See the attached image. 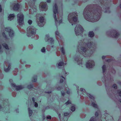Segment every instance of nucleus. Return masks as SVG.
<instances>
[{"instance_id":"25","label":"nucleus","mask_w":121,"mask_h":121,"mask_svg":"<svg viewBox=\"0 0 121 121\" xmlns=\"http://www.w3.org/2000/svg\"><path fill=\"white\" fill-rule=\"evenodd\" d=\"M87 95L89 96L90 98L93 99V100H94V98L92 95L89 94H87Z\"/></svg>"},{"instance_id":"24","label":"nucleus","mask_w":121,"mask_h":121,"mask_svg":"<svg viewBox=\"0 0 121 121\" xmlns=\"http://www.w3.org/2000/svg\"><path fill=\"white\" fill-rule=\"evenodd\" d=\"M3 46L6 49H8V45L5 43H4L3 44Z\"/></svg>"},{"instance_id":"34","label":"nucleus","mask_w":121,"mask_h":121,"mask_svg":"<svg viewBox=\"0 0 121 121\" xmlns=\"http://www.w3.org/2000/svg\"><path fill=\"white\" fill-rule=\"evenodd\" d=\"M47 118L48 119H50L51 118V117L48 115L47 116Z\"/></svg>"},{"instance_id":"20","label":"nucleus","mask_w":121,"mask_h":121,"mask_svg":"<svg viewBox=\"0 0 121 121\" xmlns=\"http://www.w3.org/2000/svg\"><path fill=\"white\" fill-rule=\"evenodd\" d=\"M94 35V34L93 31H90L89 32V36L91 37H93Z\"/></svg>"},{"instance_id":"45","label":"nucleus","mask_w":121,"mask_h":121,"mask_svg":"<svg viewBox=\"0 0 121 121\" xmlns=\"http://www.w3.org/2000/svg\"><path fill=\"white\" fill-rule=\"evenodd\" d=\"M63 72H64V74L63 75H64V74H66V73L65 72V70H63Z\"/></svg>"},{"instance_id":"2","label":"nucleus","mask_w":121,"mask_h":121,"mask_svg":"<svg viewBox=\"0 0 121 121\" xmlns=\"http://www.w3.org/2000/svg\"><path fill=\"white\" fill-rule=\"evenodd\" d=\"M81 47L79 48V52L85 56H91V53H93V49L94 47H95L94 44L92 43H89L87 44L83 43Z\"/></svg>"},{"instance_id":"29","label":"nucleus","mask_w":121,"mask_h":121,"mask_svg":"<svg viewBox=\"0 0 121 121\" xmlns=\"http://www.w3.org/2000/svg\"><path fill=\"white\" fill-rule=\"evenodd\" d=\"M80 91H81L83 92H86L85 89L82 88H81L80 89Z\"/></svg>"},{"instance_id":"7","label":"nucleus","mask_w":121,"mask_h":121,"mask_svg":"<svg viewBox=\"0 0 121 121\" xmlns=\"http://www.w3.org/2000/svg\"><path fill=\"white\" fill-rule=\"evenodd\" d=\"M39 16H40V14H38L37 15V22L39 26H43L44 25L43 22L44 20V18L43 17H39V19H38V18L39 17Z\"/></svg>"},{"instance_id":"27","label":"nucleus","mask_w":121,"mask_h":121,"mask_svg":"<svg viewBox=\"0 0 121 121\" xmlns=\"http://www.w3.org/2000/svg\"><path fill=\"white\" fill-rule=\"evenodd\" d=\"M63 64H64L63 62H60L58 64V66H63Z\"/></svg>"},{"instance_id":"64","label":"nucleus","mask_w":121,"mask_h":121,"mask_svg":"<svg viewBox=\"0 0 121 121\" xmlns=\"http://www.w3.org/2000/svg\"><path fill=\"white\" fill-rule=\"evenodd\" d=\"M66 90H69V89H68V88H67V89H66Z\"/></svg>"},{"instance_id":"5","label":"nucleus","mask_w":121,"mask_h":121,"mask_svg":"<svg viewBox=\"0 0 121 121\" xmlns=\"http://www.w3.org/2000/svg\"><path fill=\"white\" fill-rule=\"evenodd\" d=\"M36 30L33 26H30L27 29V35L28 37L34 35L35 33Z\"/></svg>"},{"instance_id":"63","label":"nucleus","mask_w":121,"mask_h":121,"mask_svg":"<svg viewBox=\"0 0 121 121\" xmlns=\"http://www.w3.org/2000/svg\"><path fill=\"white\" fill-rule=\"evenodd\" d=\"M120 8H121V4L120 5Z\"/></svg>"},{"instance_id":"3","label":"nucleus","mask_w":121,"mask_h":121,"mask_svg":"<svg viewBox=\"0 0 121 121\" xmlns=\"http://www.w3.org/2000/svg\"><path fill=\"white\" fill-rule=\"evenodd\" d=\"M53 11L54 13V17L55 20V22L56 25L59 21V24L61 23L62 22V14L59 15L58 11V8L57 5L55 4L53 8Z\"/></svg>"},{"instance_id":"47","label":"nucleus","mask_w":121,"mask_h":121,"mask_svg":"<svg viewBox=\"0 0 121 121\" xmlns=\"http://www.w3.org/2000/svg\"><path fill=\"white\" fill-rule=\"evenodd\" d=\"M32 87V86H31V85H30V86H28V88L30 89V88H31Z\"/></svg>"},{"instance_id":"22","label":"nucleus","mask_w":121,"mask_h":121,"mask_svg":"<svg viewBox=\"0 0 121 121\" xmlns=\"http://www.w3.org/2000/svg\"><path fill=\"white\" fill-rule=\"evenodd\" d=\"M75 109V106L74 105H73L72 106L71 110L72 111H74Z\"/></svg>"},{"instance_id":"44","label":"nucleus","mask_w":121,"mask_h":121,"mask_svg":"<svg viewBox=\"0 0 121 121\" xmlns=\"http://www.w3.org/2000/svg\"><path fill=\"white\" fill-rule=\"evenodd\" d=\"M98 112H96L95 113V115L96 116H98Z\"/></svg>"},{"instance_id":"52","label":"nucleus","mask_w":121,"mask_h":121,"mask_svg":"<svg viewBox=\"0 0 121 121\" xmlns=\"http://www.w3.org/2000/svg\"><path fill=\"white\" fill-rule=\"evenodd\" d=\"M32 99L33 101L34 102H35V99L34 98H32Z\"/></svg>"},{"instance_id":"40","label":"nucleus","mask_w":121,"mask_h":121,"mask_svg":"<svg viewBox=\"0 0 121 121\" xmlns=\"http://www.w3.org/2000/svg\"><path fill=\"white\" fill-rule=\"evenodd\" d=\"M104 1L105 2L106 1V2L107 1V0H103V1H102V2L101 1V3L102 4H103V3H104Z\"/></svg>"},{"instance_id":"56","label":"nucleus","mask_w":121,"mask_h":121,"mask_svg":"<svg viewBox=\"0 0 121 121\" xmlns=\"http://www.w3.org/2000/svg\"><path fill=\"white\" fill-rule=\"evenodd\" d=\"M61 93H62V95H64V94H65L64 93L62 92Z\"/></svg>"},{"instance_id":"51","label":"nucleus","mask_w":121,"mask_h":121,"mask_svg":"<svg viewBox=\"0 0 121 121\" xmlns=\"http://www.w3.org/2000/svg\"><path fill=\"white\" fill-rule=\"evenodd\" d=\"M47 1L48 3H50L51 2V0H47Z\"/></svg>"},{"instance_id":"50","label":"nucleus","mask_w":121,"mask_h":121,"mask_svg":"<svg viewBox=\"0 0 121 121\" xmlns=\"http://www.w3.org/2000/svg\"><path fill=\"white\" fill-rule=\"evenodd\" d=\"M2 11V9L1 7V5L0 4V12H1Z\"/></svg>"},{"instance_id":"21","label":"nucleus","mask_w":121,"mask_h":121,"mask_svg":"<svg viewBox=\"0 0 121 121\" xmlns=\"http://www.w3.org/2000/svg\"><path fill=\"white\" fill-rule=\"evenodd\" d=\"M28 110L29 111V115L30 116L32 114V111L31 110H30V108H28Z\"/></svg>"},{"instance_id":"17","label":"nucleus","mask_w":121,"mask_h":121,"mask_svg":"<svg viewBox=\"0 0 121 121\" xmlns=\"http://www.w3.org/2000/svg\"><path fill=\"white\" fill-rule=\"evenodd\" d=\"M14 17V15L13 14H10L8 17V20L11 21L13 19Z\"/></svg>"},{"instance_id":"19","label":"nucleus","mask_w":121,"mask_h":121,"mask_svg":"<svg viewBox=\"0 0 121 121\" xmlns=\"http://www.w3.org/2000/svg\"><path fill=\"white\" fill-rule=\"evenodd\" d=\"M95 103V101L92 103V105L95 108H96L97 107V105Z\"/></svg>"},{"instance_id":"28","label":"nucleus","mask_w":121,"mask_h":121,"mask_svg":"<svg viewBox=\"0 0 121 121\" xmlns=\"http://www.w3.org/2000/svg\"><path fill=\"white\" fill-rule=\"evenodd\" d=\"M118 93L119 95L121 97V90H119L118 91Z\"/></svg>"},{"instance_id":"9","label":"nucleus","mask_w":121,"mask_h":121,"mask_svg":"<svg viewBox=\"0 0 121 121\" xmlns=\"http://www.w3.org/2000/svg\"><path fill=\"white\" fill-rule=\"evenodd\" d=\"M40 7L41 8V10L42 11H46L48 9L47 5L46 2H41L39 5Z\"/></svg>"},{"instance_id":"30","label":"nucleus","mask_w":121,"mask_h":121,"mask_svg":"<svg viewBox=\"0 0 121 121\" xmlns=\"http://www.w3.org/2000/svg\"><path fill=\"white\" fill-rule=\"evenodd\" d=\"M45 49L44 48H43L41 50V51L42 52H45Z\"/></svg>"},{"instance_id":"39","label":"nucleus","mask_w":121,"mask_h":121,"mask_svg":"<svg viewBox=\"0 0 121 121\" xmlns=\"http://www.w3.org/2000/svg\"><path fill=\"white\" fill-rule=\"evenodd\" d=\"M69 103H70V101L69 100H68L67 102L66 103H65V104H68Z\"/></svg>"},{"instance_id":"23","label":"nucleus","mask_w":121,"mask_h":121,"mask_svg":"<svg viewBox=\"0 0 121 121\" xmlns=\"http://www.w3.org/2000/svg\"><path fill=\"white\" fill-rule=\"evenodd\" d=\"M105 68H106V66L105 65H103L102 67V68L103 69V72L104 73L105 72Z\"/></svg>"},{"instance_id":"58","label":"nucleus","mask_w":121,"mask_h":121,"mask_svg":"<svg viewBox=\"0 0 121 121\" xmlns=\"http://www.w3.org/2000/svg\"><path fill=\"white\" fill-rule=\"evenodd\" d=\"M12 95H13V96L14 97L16 96V95L15 94L14 95H13V93L12 94Z\"/></svg>"},{"instance_id":"6","label":"nucleus","mask_w":121,"mask_h":121,"mask_svg":"<svg viewBox=\"0 0 121 121\" xmlns=\"http://www.w3.org/2000/svg\"><path fill=\"white\" fill-rule=\"evenodd\" d=\"M83 29L82 27L79 25H77L75 29V32L77 35H79L82 33Z\"/></svg>"},{"instance_id":"53","label":"nucleus","mask_w":121,"mask_h":121,"mask_svg":"<svg viewBox=\"0 0 121 121\" xmlns=\"http://www.w3.org/2000/svg\"><path fill=\"white\" fill-rule=\"evenodd\" d=\"M105 56H103L102 57V58L103 59H104L105 58Z\"/></svg>"},{"instance_id":"8","label":"nucleus","mask_w":121,"mask_h":121,"mask_svg":"<svg viewBox=\"0 0 121 121\" xmlns=\"http://www.w3.org/2000/svg\"><path fill=\"white\" fill-rule=\"evenodd\" d=\"M17 19L19 25H21L24 23V16L22 14L20 13L17 14Z\"/></svg>"},{"instance_id":"38","label":"nucleus","mask_w":121,"mask_h":121,"mask_svg":"<svg viewBox=\"0 0 121 121\" xmlns=\"http://www.w3.org/2000/svg\"><path fill=\"white\" fill-rule=\"evenodd\" d=\"M113 87L115 89H116L117 88V85L115 84H114L113 85Z\"/></svg>"},{"instance_id":"12","label":"nucleus","mask_w":121,"mask_h":121,"mask_svg":"<svg viewBox=\"0 0 121 121\" xmlns=\"http://www.w3.org/2000/svg\"><path fill=\"white\" fill-rule=\"evenodd\" d=\"M5 31H8L9 32V36L12 37L13 35V30H11L9 28H6L5 29Z\"/></svg>"},{"instance_id":"55","label":"nucleus","mask_w":121,"mask_h":121,"mask_svg":"<svg viewBox=\"0 0 121 121\" xmlns=\"http://www.w3.org/2000/svg\"><path fill=\"white\" fill-rule=\"evenodd\" d=\"M18 2H19L21 1L22 0H17Z\"/></svg>"},{"instance_id":"43","label":"nucleus","mask_w":121,"mask_h":121,"mask_svg":"<svg viewBox=\"0 0 121 121\" xmlns=\"http://www.w3.org/2000/svg\"><path fill=\"white\" fill-rule=\"evenodd\" d=\"M2 35H3V36L4 37H5V38H6V36L5 35H4V32H3L2 33Z\"/></svg>"},{"instance_id":"62","label":"nucleus","mask_w":121,"mask_h":121,"mask_svg":"<svg viewBox=\"0 0 121 121\" xmlns=\"http://www.w3.org/2000/svg\"><path fill=\"white\" fill-rule=\"evenodd\" d=\"M58 115H59V117L60 118V114H59Z\"/></svg>"},{"instance_id":"61","label":"nucleus","mask_w":121,"mask_h":121,"mask_svg":"<svg viewBox=\"0 0 121 121\" xmlns=\"http://www.w3.org/2000/svg\"><path fill=\"white\" fill-rule=\"evenodd\" d=\"M120 103H121V99H120Z\"/></svg>"},{"instance_id":"48","label":"nucleus","mask_w":121,"mask_h":121,"mask_svg":"<svg viewBox=\"0 0 121 121\" xmlns=\"http://www.w3.org/2000/svg\"><path fill=\"white\" fill-rule=\"evenodd\" d=\"M32 11V9H30L29 10V13L30 14H31L32 13L31 12V11Z\"/></svg>"},{"instance_id":"33","label":"nucleus","mask_w":121,"mask_h":121,"mask_svg":"<svg viewBox=\"0 0 121 121\" xmlns=\"http://www.w3.org/2000/svg\"><path fill=\"white\" fill-rule=\"evenodd\" d=\"M94 118V117H91V118L90 121H95Z\"/></svg>"},{"instance_id":"16","label":"nucleus","mask_w":121,"mask_h":121,"mask_svg":"<svg viewBox=\"0 0 121 121\" xmlns=\"http://www.w3.org/2000/svg\"><path fill=\"white\" fill-rule=\"evenodd\" d=\"M20 6L18 3L14 5V9L15 10H18Z\"/></svg>"},{"instance_id":"1","label":"nucleus","mask_w":121,"mask_h":121,"mask_svg":"<svg viewBox=\"0 0 121 121\" xmlns=\"http://www.w3.org/2000/svg\"><path fill=\"white\" fill-rule=\"evenodd\" d=\"M90 6H88L85 9L84 11V17L87 20L90 22H94L98 21L100 18L101 8L95 5V8H96V9L94 12L93 11L90 12Z\"/></svg>"},{"instance_id":"46","label":"nucleus","mask_w":121,"mask_h":121,"mask_svg":"<svg viewBox=\"0 0 121 121\" xmlns=\"http://www.w3.org/2000/svg\"><path fill=\"white\" fill-rule=\"evenodd\" d=\"M29 48H33V46L32 45H30L29 46Z\"/></svg>"},{"instance_id":"60","label":"nucleus","mask_w":121,"mask_h":121,"mask_svg":"<svg viewBox=\"0 0 121 121\" xmlns=\"http://www.w3.org/2000/svg\"><path fill=\"white\" fill-rule=\"evenodd\" d=\"M1 106L0 105V109H1Z\"/></svg>"},{"instance_id":"37","label":"nucleus","mask_w":121,"mask_h":121,"mask_svg":"<svg viewBox=\"0 0 121 121\" xmlns=\"http://www.w3.org/2000/svg\"><path fill=\"white\" fill-rule=\"evenodd\" d=\"M16 71L15 72V73H14V72H15L14 71V72H13L14 74V75H17V72L18 71V69H16Z\"/></svg>"},{"instance_id":"10","label":"nucleus","mask_w":121,"mask_h":121,"mask_svg":"<svg viewBox=\"0 0 121 121\" xmlns=\"http://www.w3.org/2000/svg\"><path fill=\"white\" fill-rule=\"evenodd\" d=\"M10 65L8 62L5 61L4 64V70L6 72L8 71L10 69Z\"/></svg>"},{"instance_id":"35","label":"nucleus","mask_w":121,"mask_h":121,"mask_svg":"<svg viewBox=\"0 0 121 121\" xmlns=\"http://www.w3.org/2000/svg\"><path fill=\"white\" fill-rule=\"evenodd\" d=\"M34 104H35L34 105H35V107H37V106H38V104L36 102H34Z\"/></svg>"},{"instance_id":"15","label":"nucleus","mask_w":121,"mask_h":121,"mask_svg":"<svg viewBox=\"0 0 121 121\" xmlns=\"http://www.w3.org/2000/svg\"><path fill=\"white\" fill-rule=\"evenodd\" d=\"M113 31V34L112 36V37L115 38H117L119 36V34L115 30H114Z\"/></svg>"},{"instance_id":"57","label":"nucleus","mask_w":121,"mask_h":121,"mask_svg":"<svg viewBox=\"0 0 121 121\" xmlns=\"http://www.w3.org/2000/svg\"><path fill=\"white\" fill-rule=\"evenodd\" d=\"M67 93L68 94H69V91H67Z\"/></svg>"},{"instance_id":"59","label":"nucleus","mask_w":121,"mask_h":121,"mask_svg":"<svg viewBox=\"0 0 121 121\" xmlns=\"http://www.w3.org/2000/svg\"><path fill=\"white\" fill-rule=\"evenodd\" d=\"M47 49L48 50V51H49V50H48V47H47Z\"/></svg>"},{"instance_id":"31","label":"nucleus","mask_w":121,"mask_h":121,"mask_svg":"<svg viewBox=\"0 0 121 121\" xmlns=\"http://www.w3.org/2000/svg\"><path fill=\"white\" fill-rule=\"evenodd\" d=\"M32 22V21L31 20H29L28 21V23L29 24H31Z\"/></svg>"},{"instance_id":"41","label":"nucleus","mask_w":121,"mask_h":121,"mask_svg":"<svg viewBox=\"0 0 121 121\" xmlns=\"http://www.w3.org/2000/svg\"><path fill=\"white\" fill-rule=\"evenodd\" d=\"M64 115L65 116H67L68 115V114L67 112H65L64 113Z\"/></svg>"},{"instance_id":"32","label":"nucleus","mask_w":121,"mask_h":121,"mask_svg":"<svg viewBox=\"0 0 121 121\" xmlns=\"http://www.w3.org/2000/svg\"><path fill=\"white\" fill-rule=\"evenodd\" d=\"M61 77H62L63 79H61L60 80V83H62L63 82V79H65V78L64 77H63V76H61Z\"/></svg>"},{"instance_id":"26","label":"nucleus","mask_w":121,"mask_h":121,"mask_svg":"<svg viewBox=\"0 0 121 121\" xmlns=\"http://www.w3.org/2000/svg\"><path fill=\"white\" fill-rule=\"evenodd\" d=\"M61 51L63 55H64L65 54V52L63 48L62 47L61 48Z\"/></svg>"},{"instance_id":"54","label":"nucleus","mask_w":121,"mask_h":121,"mask_svg":"<svg viewBox=\"0 0 121 121\" xmlns=\"http://www.w3.org/2000/svg\"><path fill=\"white\" fill-rule=\"evenodd\" d=\"M9 81L10 82H12L13 80L12 79H10L9 80Z\"/></svg>"},{"instance_id":"4","label":"nucleus","mask_w":121,"mask_h":121,"mask_svg":"<svg viewBox=\"0 0 121 121\" xmlns=\"http://www.w3.org/2000/svg\"><path fill=\"white\" fill-rule=\"evenodd\" d=\"M77 16L76 12L72 13L69 14L68 19L69 22L72 23V25H73V24H74L77 22Z\"/></svg>"},{"instance_id":"13","label":"nucleus","mask_w":121,"mask_h":121,"mask_svg":"<svg viewBox=\"0 0 121 121\" xmlns=\"http://www.w3.org/2000/svg\"><path fill=\"white\" fill-rule=\"evenodd\" d=\"M55 34L56 35V38L58 40L59 44H60L61 42H62V41L60 39H59V38H60V37L59 36V33L58 31H56L55 32Z\"/></svg>"},{"instance_id":"36","label":"nucleus","mask_w":121,"mask_h":121,"mask_svg":"<svg viewBox=\"0 0 121 121\" xmlns=\"http://www.w3.org/2000/svg\"><path fill=\"white\" fill-rule=\"evenodd\" d=\"M78 63L79 64H82V61L81 60L80 61H79V60H78Z\"/></svg>"},{"instance_id":"14","label":"nucleus","mask_w":121,"mask_h":121,"mask_svg":"<svg viewBox=\"0 0 121 121\" xmlns=\"http://www.w3.org/2000/svg\"><path fill=\"white\" fill-rule=\"evenodd\" d=\"M11 85L13 87H16V90H21L23 88V87L22 86H16L15 84L14 83H11Z\"/></svg>"},{"instance_id":"42","label":"nucleus","mask_w":121,"mask_h":121,"mask_svg":"<svg viewBox=\"0 0 121 121\" xmlns=\"http://www.w3.org/2000/svg\"><path fill=\"white\" fill-rule=\"evenodd\" d=\"M37 80L36 78H35L34 79V80H33L32 81L34 82H35Z\"/></svg>"},{"instance_id":"11","label":"nucleus","mask_w":121,"mask_h":121,"mask_svg":"<svg viewBox=\"0 0 121 121\" xmlns=\"http://www.w3.org/2000/svg\"><path fill=\"white\" fill-rule=\"evenodd\" d=\"M94 65V62L92 60H89L88 61L86 64V67L89 68L92 67Z\"/></svg>"},{"instance_id":"49","label":"nucleus","mask_w":121,"mask_h":121,"mask_svg":"<svg viewBox=\"0 0 121 121\" xmlns=\"http://www.w3.org/2000/svg\"><path fill=\"white\" fill-rule=\"evenodd\" d=\"M26 67H27V66H28V67H30V65H26Z\"/></svg>"},{"instance_id":"18","label":"nucleus","mask_w":121,"mask_h":121,"mask_svg":"<svg viewBox=\"0 0 121 121\" xmlns=\"http://www.w3.org/2000/svg\"><path fill=\"white\" fill-rule=\"evenodd\" d=\"M46 39H48V42H49L51 43H52L53 41V39L51 38H48V35H46Z\"/></svg>"}]
</instances>
